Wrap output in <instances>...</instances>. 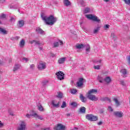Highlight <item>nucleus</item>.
Masks as SVG:
<instances>
[{
  "label": "nucleus",
  "mask_w": 130,
  "mask_h": 130,
  "mask_svg": "<svg viewBox=\"0 0 130 130\" xmlns=\"http://www.w3.org/2000/svg\"><path fill=\"white\" fill-rule=\"evenodd\" d=\"M127 61H128V64L130 66V55H129V56H128V58H127Z\"/></svg>",
  "instance_id": "8fccbe9b"
},
{
  "label": "nucleus",
  "mask_w": 130,
  "mask_h": 130,
  "mask_svg": "<svg viewBox=\"0 0 130 130\" xmlns=\"http://www.w3.org/2000/svg\"><path fill=\"white\" fill-rule=\"evenodd\" d=\"M70 92L71 94H76L78 92V90L76 89H71Z\"/></svg>",
  "instance_id": "7c9ffc66"
},
{
  "label": "nucleus",
  "mask_w": 130,
  "mask_h": 130,
  "mask_svg": "<svg viewBox=\"0 0 130 130\" xmlns=\"http://www.w3.org/2000/svg\"><path fill=\"white\" fill-rule=\"evenodd\" d=\"M30 44H35V45H40L41 43L39 41L32 40L30 42Z\"/></svg>",
  "instance_id": "a211bd4d"
},
{
  "label": "nucleus",
  "mask_w": 130,
  "mask_h": 130,
  "mask_svg": "<svg viewBox=\"0 0 130 130\" xmlns=\"http://www.w3.org/2000/svg\"><path fill=\"white\" fill-rule=\"evenodd\" d=\"M56 78L58 80L61 81L62 80H64V73L62 71H59L56 73Z\"/></svg>",
  "instance_id": "39448f33"
},
{
  "label": "nucleus",
  "mask_w": 130,
  "mask_h": 130,
  "mask_svg": "<svg viewBox=\"0 0 130 130\" xmlns=\"http://www.w3.org/2000/svg\"><path fill=\"white\" fill-rule=\"evenodd\" d=\"M85 79L83 78H80L78 79V81L77 82V87H82L84 85Z\"/></svg>",
  "instance_id": "1a4fd4ad"
},
{
  "label": "nucleus",
  "mask_w": 130,
  "mask_h": 130,
  "mask_svg": "<svg viewBox=\"0 0 130 130\" xmlns=\"http://www.w3.org/2000/svg\"><path fill=\"white\" fill-rule=\"evenodd\" d=\"M101 61H102L101 60H94V62L95 63L99 62L100 63H101Z\"/></svg>",
  "instance_id": "603ef678"
},
{
  "label": "nucleus",
  "mask_w": 130,
  "mask_h": 130,
  "mask_svg": "<svg viewBox=\"0 0 130 130\" xmlns=\"http://www.w3.org/2000/svg\"><path fill=\"white\" fill-rule=\"evenodd\" d=\"M19 45L20 47L21 48L24 47V45H25V40H24V39H22L20 43H19Z\"/></svg>",
  "instance_id": "bb28decb"
},
{
  "label": "nucleus",
  "mask_w": 130,
  "mask_h": 130,
  "mask_svg": "<svg viewBox=\"0 0 130 130\" xmlns=\"http://www.w3.org/2000/svg\"><path fill=\"white\" fill-rule=\"evenodd\" d=\"M14 39H15V40H18V39H20V37L16 36L14 38Z\"/></svg>",
  "instance_id": "4d7b16f0"
},
{
  "label": "nucleus",
  "mask_w": 130,
  "mask_h": 130,
  "mask_svg": "<svg viewBox=\"0 0 130 130\" xmlns=\"http://www.w3.org/2000/svg\"><path fill=\"white\" fill-rule=\"evenodd\" d=\"M79 99H80L81 101L83 103H86V102H87V98L84 96L82 94H80Z\"/></svg>",
  "instance_id": "ddd939ff"
},
{
  "label": "nucleus",
  "mask_w": 130,
  "mask_h": 130,
  "mask_svg": "<svg viewBox=\"0 0 130 130\" xmlns=\"http://www.w3.org/2000/svg\"><path fill=\"white\" fill-rule=\"evenodd\" d=\"M15 21H16V20L14 18H13V17H10V22H15Z\"/></svg>",
  "instance_id": "49530a36"
},
{
  "label": "nucleus",
  "mask_w": 130,
  "mask_h": 130,
  "mask_svg": "<svg viewBox=\"0 0 130 130\" xmlns=\"http://www.w3.org/2000/svg\"><path fill=\"white\" fill-rule=\"evenodd\" d=\"M51 104L54 108H59L60 102H57L56 101L53 100L51 102Z\"/></svg>",
  "instance_id": "9d476101"
},
{
  "label": "nucleus",
  "mask_w": 130,
  "mask_h": 130,
  "mask_svg": "<svg viewBox=\"0 0 130 130\" xmlns=\"http://www.w3.org/2000/svg\"><path fill=\"white\" fill-rule=\"evenodd\" d=\"M101 28V26H98L97 27L95 28L93 31V34H96L98 33V32H99V31H100Z\"/></svg>",
  "instance_id": "5701e85b"
},
{
  "label": "nucleus",
  "mask_w": 130,
  "mask_h": 130,
  "mask_svg": "<svg viewBox=\"0 0 130 130\" xmlns=\"http://www.w3.org/2000/svg\"><path fill=\"white\" fill-rule=\"evenodd\" d=\"M34 68H35V65L34 64H30V70H34Z\"/></svg>",
  "instance_id": "79ce46f5"
},
{
  "label": "nucleus",
  "mask_w": 130,
  "mask_h": 130,
  "mask_svg": "<svg viewBox=\"0 0 130 130\" xmlns=\"http://www.w3.org/2000/svg\"><path fill=\"white\" fill-rule=\"evenodd\" d=\"M21 123L18 127V130H26V123L24 121H20Z\"/></svg>",
  "instance_id": "6e6552de"
},
{
  "label": "nucleus",
  "mask_w": 130,
  "mask_h": 130,
  "mask_svg": "<svg viewBox=\"0 0 130 130\" xmlns=\"http://www.w3.org/2000/svg\"><path fill=\"white\" fill-rule=\"evenodd\" d=\"M104 2H106V3H108L109 2V0H104Z\"/></svg>",
  "instance_id": "69168bd1"
},
{
  "label": "nucleus",
  "mask_w": 130,
  "mask_h": 130,
  "mask_svg": "<svg viewBox=\"0 0 130 130\" xmlns=\"http://www.w3.org/2000/svg\"><path fill=\"white\" fill-rule=\"evenodd\" d=\"M126 5H130V0H123Z\"/></svg>",
  "instance_id": "ea45409f"
},
{
  "label": "nucleus",
  "mask_w": 130,
  "mask_h": 130,
  "mask_svg": "<svg viewBox=\"0 0 130 130\" xmlns=\"http://www.w3.org/2000/svg\"><path fill=\"white\" fill-rule=\"evenodd\" d=\"M59 44L60 45H63V42H62V41L59 40Z\"/></svg>",
  "instance_id": "6e6d98bb"
},
{
  "label": "nucleus",
  "mask_w": 130,
  "mask_h": 130,
  "mask_svg": "<svg viewBox=\"0 0 130 130\" xmlns=\"http://www.w3.org/2000/svg\"><path fill=\"white\" fill-rule=\"evenodd\" d=\"M25 24V22L24 20H21L18 21L17 26L18 28H22L24 24Z\"/></svg>",
  "instance_id": "4468645a"
},
{
  "label": "nucleus",
  "mask_w": 130,
  "mask_h": 130,
  "mask_svg": "<svg viewBox=\"0 0 130 130\" xmlns=\"http://www.w3.org/2000/svg\"><path fill=\"white\" fill-rule=\"evenodd\" d=\"M41 17L47 25H50V26H52L57 20L56 17H54L53 15H50L49 17H47L42 13Z\"/></svg>",
  "instance_id": "f257e3e1"
},
{
  "label": "nucleus",
  "mask_w": 130,
  "mask_h": 130,
  "mask_svg": "<svg viewBox=\"0 0 130 130\" xmlns=\"http://www.w3.org/2000/svg\"><path fill=\"white\" fill-rule=\"evenodd\" d=\"M37 106H38V110H39V111H44V109L43 108V107H42V105H41V104L39 103L37 104Z\"/></svg>",
  "instance_id": "aec40b11"
},
{
  "label": "nucleus",
  "mask_w": 130,
  "mask_h": 130,
  "mask_svg": "<svg viewBox=\"0 0 130 130\" xmlns=\"http://www.w3.org/2000/svg\"><path fill=\"white\" fill-rule=\"evenodd\" d=\"M59 45V43L58 42H55L53 43V47H58Z\"/></svg>",
  "instance_id": "473e14b6"
},
{
  "label": "nucleus",
  "mask_w": 130,
  "mask_h": 130,
  "mask_svg": "<svg viewBox=\"0 0 130 130\" xmlns=\"http://www.w3.org/2000/svg\"><path fill=\"white\" fill-rule=\"evenodd\" d=\"M39 49H40V50H42L43 48H42V47H39Z\"/></svg>",
  "instance_id": "338daca9"
},
{
  "label": "nucleus",
  "mask_w": 130,
  "mask_h": 130,
  "mask_svg": "<svg viewBox=\"0 0 130 130\" xmlns=\"http://www.w3.org/2000/svg\"><path fill=\"white\" fill-rule=\"evenodd\" d=\"M86 17L90 20H92V21H94V22H96L97 23H100V19H98V17L96 16H94L92 14H88L86 15Z\"/></svg>",
  "instance_id": "20e7f679"
},
{
  "label": "nucleus",
  "mask_w": 130,
  "mask_h": 130,
  "mask_svg": "<svg viewBox=\"0 0 130 130\" xmlns=\"http://www.w3.org/2000/svg\"><path fill=\"white\" fill-rule=\"evenodd\" d=\"M2 18V19H6V14H2L1 16H0V18Z\"/></svg>",
  "instance_id": "37998d69"
},
{
  "label": "nucleus",
  "mask_w": 130,
  "mask_h": 130,
  "mask_svg": "<svg viewBox=\"0 0 130 130\" xmlns=\"http://www.w3.org/2000/svg\"><path fill=\"white\" fill-rule=\"evenodd\" d=\"M48 84V80H44L42 82V86L43 87H45L46 85H47Z\"/></svg>",
  "instance_id": "72a5a7b5"
},
{
  "label": "nucleus",
  "mask_w": 130,
  "mask_h": 130,
  "mask_svg": "<svg viewBox=\"0 0 130 130\" xmlns=\"http://www.w3.org/2000/svg\"><path fill=\"white\" fill-rule=\"evenodd\" d=\"M31 114H26V116L27 117V118H30V117H31Z\"/></svg>",
  "instance_id": "5fc2aeb1"
},
{
  "label": "nucleus",
  "mask_w": 130,
  "mask_h": 130,
  "mask_svg": "<svg viewBox=\"0 0 130 130\" xmlns=\"http://www.w3.org/2000/svg\"><path fill=\"white\" fill-rule=\"evenodd\" d=\"M111 78L109 76H107L104 78V82L106 83V84H110L111 83Z\"/></svg>",
  "instance_id": "dca6fc26"
},
{
  "label": "nucleus",
  "mask_w": 130,
  "mask_h": 130,
  "mask_svg": "<svg viewBox=\"0 0 130 130\" xmlns=\"http://www.w3.org/2000/svg\"><path fill=\"white\" fill-rule=\"evenodd\" d=\"M41 130H50V128H42Z\"/></svg>",
  "instance_id": "052dcab7"
},
{
  "label": "nucleus",
  "mask_w": 130,
  "mask_h": 130,
  "mask_svg": "<svg viewBox=\"0 0 130 130\" xmlns=\"http://www.w3.org/2000/svg\"><path fill=\"white\" fill-rule=\"evenodd\" d=\"M66 57H62L58 59V63L61 64L63 63L64 61H66Z\"/></svg>",
  "instance_id": "393cba45"
},
{
  "label": "nucleus",
  "mask_w": 130,
  "mask_h": 130,
  "mask_svg": "<svg viewBox=\"0 0 130 130\" xmlns=\"http://www.w3.org/2000/svg\"><path fill=\"white\" fill-rule=\"evenodd\" d=\"M36 32H37L38 34H41V35H45V32L41 29L40 27H38L36 30Z\"/></svg>",
  "instance_id": "f8f14e48"
},
{
  "label": "nucleus",
  "mask_w": 130,
  "mask_h": 130,
  "mask_svg": "<svg viewBox=\"0 0 130 130\" xmlns=\"http://www.w3.org/2000/svg\"><path fill=\"white\" fill-rule=\"evenodd\" d=\"M71 105L72 106H73V107H77L78 106V104L77 103V102H74L71 104Z\"/></svg>",
  "instance_id": "e433bc0d"
},
{
  "label": "nucleus",
  "mask_w": 130,
  "mask_h": 130,
  "mask_svg": "<svg viewBox=\"0 0 130 130\" xmlns=\"http://www.w3.org/2000/svg\"><path fill=\"white\" fill-rule=\"evenodd\" d=\"M3 126H4V124L0 121V127H3Z\"/></svg>",
  "instance_id": "13d9d810"
},
{
  "label": "nucleus",
  "mask_w": 130,
  "mask_h": 130,
  "mask_svg": "<svg viewBox=\"0 0 130 130\" xmlns=\"http://www.w3.org/2000/svg\"><path fill=\"white\" fill-rule=\"evenodd\" d=\"M111 37H112L113 39H114V41H115V40H116V38H117L116 37V36H115V34H114V32L111 34Z\"/></svg>",
  "instance_id": "2f4dec72"
},
{
  "label": "nucleus",
  "mask_w": 130,
  "mask_h": 130,
  "mask_svg": "<svg viewBox=\"0 0 130 130\" xmlns=\"http://www.w3.org/2000/svg\"><path fill=\"white\" fill-rule=\"evenodd\" d=\"M105 28H106V29L109 28V24H106L105 26Z\"/></svg>",
  "instance_id": "680f3d73"
},
{
  "label": "nucleus",
  "mask_w": 130,
  "mask_h": 130,
  "mask_svg": "<svg viewBox=\"0 0 130 130\" xmlns=\"http://www.w3.org/2000/svg\"><path fill=\"white\" fill-rule=\"evenodd\" d=\"M94 69H95V70H100V66L98 65V66H94Z\"/></svg>",
  "instance_id": "c03bdc74"
},
{
  "label": "nucleus",
  "mask_w": 130,
  "mask_h": 130,
  "mask_svg": "<svg viewBox=\"0 0 130 130\" xmlns=\"http://www.w3.org/2000/svg\"><path fill=\"white\" fill-rule=\"evenodd\" d=\"M98 90L97 89H92L88 91L87 98L91 100V101H98V98L96 97V95H92L94 93H97Z\"/></svg>",
  "instance_id": "f03ea898"
},
{
  "label": "nucleus",
  "mask_w": 130,
  "mask_h": 130,
  "mask_svg": "<svg viewBox=\"0 0 130 130\" xmlns=\"http://www.w3.org/2000/svg\"><path fill=\"white\" fill-rule=\"evenodd\" d=\"M101 101L102 102H104V101H109V102H111V100L107 97H103L100 99Z\"/></svg>",
  "instance_id": "6ab92c4d"
},
{
  "label": "nucleus",
  "mask_w": 130,
  "mask_h": 130,
  "mask_svg": "<svg viewBox=\"0 0 130 130\" xmlns=\"http://www.w3.org/2000/svg\"><path fill=\"white\" fill-rule=\"evenodd\" d=\"M0 33L4 35H7V34H8V31L6 29L0 27Z\"/></svg>",
  "instance_id": "412c9836"
},
{
  "label": "nucleus",
  "mask_w": 130,
  "mask_h": 130,
  "mask_svg": "<svg viewBox=\"0 0 130 130\" xmlns=\"http://www.w3.org/2000/svg\"><path fill=\"white\" fill-rule=\"evenodd\" d=\"M102 123H103V122H102V121H100L98 123V125H101L102 124Z\"/></svg>",
  "instance_id": "bf43d9fd"
},
{
  "label": "nucleus",
  "mask_w": 130,
  "mask_h": 130,
  "mask_svg": "<svg viewBox=\"0 0 130 130\" xmlns=\"http://www.w3.org/2000/svg\"><path fill=\"white\" fill-rule=\"evenodd\" d=\"M21 66L19 64H16L13 68V72H16V71H18L19 69H20V67Z\"/></svg>",
  "instance_id": "b1692460"
},
{
  "label": "nucleus",
  "mask_w": 130,
  "mask_h": 130,
  "mask_svg": "<svg viewBox=\"0 0 130 130\" xmlns=\"http://www.w3.org/2000/svg\"><path fill=\"white\" fill-rule=\"evenodd\" d=\"M55 130H65L66 126L62 125V124H58L56 126L54 127Z\"/></svg>",
  "instance_id": "0eeeda50"
},
{
  "label": "nucleus",
  "mask_w": 130,
  "mask_h": 130,
  "mask_svg": "<svg viewBox=\"0 0 130 130\" xmlns=\"http://www.w3.org/2000/svg\"><path fill=\"white\" fill-rule=\"evenodd\" d=\"M57 97H58V98H60V99H61V98H62V93L59 92Z\"/></svg>",
  "instance_id": "58836bf2"
},
{
  "label": "nucleus",
  "mask_w": 130,
  "mask_h": 130,
  "mask_svg": "<svg viewBox=\"0 0 130 130\" xmlns=\"http://www.w3.org/2000/svg\"><path fill=\"white\" fill-rule=\"evenodd\" d=\"M30 113V115L31 116H34V117H37V116H38V115L36 113H35L34 111H31Z\"/></svg>",
  "instance_id": "c756f323"
},
{
  "label": "nucleus",
  "mask_w": 130,
  "mask_h": 130,
  "mask_svg": "<svg viewBox=\"0 0 130 130\" xmlns=\"http://www.w3.org/2000/svg\"><path fill=\"white\" fill-rule=\"evenodd\" d=\"M120 73L123 75V78H126V75L127 74V71H126V69H121L120 71Z\"/></svg>",
  "instance_id": "f3484780"
},
{
  "label": "nucleus",
  "mask_w": 130,
  "mask_h": 130,
  "mask_svg": "<svg viewBox=\"0 0 130 130\" xmlns=\"http://www.w3.org/2000/svg\"><path fill=\"white\" fill-rule=\"evenodd\" d=\"M90 12V8H86L85 9L84 11V14H88V13Z\"/></svg>",
  "instance_id": "f704fd0d"
},
{
  "label": "nucleus",
  "mask_w": 130,
  "mask_h": 130,
  "mask_svg": "<svg viewBox=\"0 0 130 130\" xmlns=\"http://www.w3.org/2000/svg\"><path fill=\"white\" fill-rule=\"evenodd\" d=\"M38 69L40 71L45 70V69H46V63L43 62H39V64L38 65Z\"/></svg>",
  "instance_id": "423d86ee"
},
{
  "label": "nucleus",
  "mask_w": 130,
  "mask_h": 130,
  "mask_svg": "<svg viewBox=\"0 0 130 130\" xmlns=\"http://www.w3.org/2000/svg\"><path fill=\"white\" fill-rule=\"evenodd\" d=\"M74 128H75V129H78V128H77L76 127H75Z\"/></svg>",
  "instance_id": "774afa93"
},
{
  "label": "nucleus",
  "mask_w": 130,
  "mask_h": 130,
  "mask_svg": "<svg viewBox=\"0 0 130 130\" xmlns=\"http://www.w3.org/2000/svg\"><path fill=\"white\" fill-rule=\"evenodd\" d=\"M76 49H81L82 48H84L86 47V45L83 44H78L75 46Z\"/></svg>",
  "instance_id": "2eb2a0df"
},
{
  "label": "nucleus",
  "mask_w": 130,
  "mask_h": 130,
  "mask_svg": "<svg viewBox=\"0 0 130 130\" xmlns=\"http://www.w3.org/2000/svg\"><path fill=\"white\" fill-rule=\"evenodd\" d=\"M85 47H86V48L85 49L86 51L87 52H89V51H90V45H85Z\"/></svg>",
  "instance_id": "c9c22d12"
},
{
  "label": "nucleus",
  "mask_w": 130,
  "mask_h": 130,
  "mask_svg": "<svg viewBox=\"0 0 130 130\" xmlns=\"http://www.w3.org/2000/svg\"><path fill=\"white\" fill-rule=\"evenodd\" d=\"M108 109H109V111H111V112L113 111V109H112V108L110 106L108 107Z\"/></svg>",
  "instance_id": "de8ad7c7"
},
{
  "label": "nucleus",
  "mask_w": 130,
  "mask_h": 130,
  "mask_svg": "<svg viewBox=\"0 0 130 130\" xmlns=\"http://www.w3.org/2000/svg\"><path fill=\"white\" fill-rule=\"evenodd\" d=\"M86 119L89 120L90 121H96L98 120V117L94 116L93 114H88L85 116Z\"/></svg>",
  "instance_id": "7ed1b4c3"
},
{
  "label": "nucleus",
  "mask_w": 130,
  "mask_h": 130,
  "mask_svg": "<svg viewBox=\"0 0 130 130\" xmlns=\"http://www.w3.org/2000/svg\"><path fill=\"white\" fill-rule=\"evenodd\" d=\"M120 84L122 85V86H125V83H124V81L121 80L120 81Z\"/></svg>",
  "instance_id": "a18cd8bd"
},
{
  "label": "nucleus",
  "mask_w": 130,
  "mask_h": 130,
  "mask_svg": "<svg viewBox=\"0 0 130 130\" xmlns=\"http://www.w3.org/2000/svg\"><path fill=\"white\" fill-rule=\"evenodd\" d=\"M36 117H38L39 118V119H40L41 120H43V118H42L41 116H39L38 115V116Z\"/></svg>",
  "instance_id": "3c124183"
},
{
  "label": "nucleus",
  "mask_w": 130,
  "mask_h": 130,
  "mask_svg": "<svg viewBox=\"0 0 130 130\" xmlns=\"http://www.w3.org/2000/svg\"><path fill=\"white\" fill-rule=\"evenodd\" d=\"M79 2H80V4L82 5V6H83V5L85 4V2H84L83 0H80Z\"/></svg>",
  "instance_id": "09e8293b"
},
{
  "label": "nucleus",
  "mask_w": 130,
  "mask_h": 130,
  "mask_svg": "<svg viewBox=\"0 0 130 130\" xmlns=\"http://www.w3.org/2000/svg\"><path fill=\"white\" fill-rule=\"evenodd\" d=\"M114 115L116 117H122L123 116V113L122 112L115 111L114 112Z\"/></svg>",
  "instance_id": "9b49d317"
},
{
  "label": "nucleus",
  "mask_w": 130,
  "mask_h": 130,
  "mask_svg": "<svg viewBox=\"0 0 130 130\" xmlns=\"http://www.w3.org/2000/svg\"><path fill=\"white\" fill-rule=\"evenodd\" d=\"M67 116H71V113H68L66 114Z\"/></svg>",
  "instance_id": "0e129e2a"
},
{
  "label": "nucleus",
  "mask_w": 130,
  "mask_h": 130,
  "mask_svg": "<svg viewBox=\"0 0 130 130\" xmlns=\"http://www.w3.org/2000/svg\"><path fill=\"white\" fill-rule=\"evenodd\" d=\"M97 80L101 83H102L103 82H104V78L100 76H98Z\"/></svg>",
  "instance_id": "4be33fe9"
},
{
  "label": "nucleus",
  "mask_w": 130,
  "mask_h": 130,
  "mask_svg": "<svg viewBox=\"0 0 130 130\" xmlns=\"http://www.w3.org/2000/svg\"><path fill=\"white\" fill-rule=\"evenodd\" d=\"M65 107H67V103H66V102H63L61 108H65Z\"/></svg>",
  "instance_id": "4c0bfd02"
},
{
  "label": "nucleus",
  "mask_w": 130,
  "mask_h": 130,
  "mask_svg": "<svg viewBox=\"0 0 130 130\" xmlns=\"http://www.w3.org/2000/svg\"><path fill=\"white\" fill-rule=\"evenodd\" d=\"M5 2H6V1L5 0H0V3H5Z\"/></svg>",
  "instance_id": "e2e57ef3"
},
{
  "label": "nucleus",
  "mask_w": 130,
  "mask_h": 130,
  "mask_svg": "<svg viewBox=\"0 0 130 130\" xmlns=\"http://www.w3.org/2000/svg\"><path fill=\"white\" fill-rule=\"evenodd\" d=\"M113 101L115 103L116 106L118 107L120 105V103H119L118 100H117L116 98H114Z\"/></svg>",
  "instance_id": "a878e982"
},
{
  "label": "nucleus",
  "mask_w": 130,
  "mask_h": 130,
  "mask_svg": "<svg viewBox=\"0 0 130 130\" xmlns=\"http://www.w3.org/2000/svg\"><path fill=\"white\" fill-rule=\"evenodd\" d=\"M22 60H25V62H27V61H28V60H29V59L27 58H25V57H23L22 58Z\"/></svg>",
  "instance_id": "864d4df0"
},
{
  "label": "nucleus",
  "mask_w": 130,
  "mask_h": 130,
  "mask_svg": "<svg viewBox=\"0 0 130 130\" xmlns=\"http://www.w3.org/2000/svg\"><path fill=\"white\" fill-rule=\"evenodd\" d=\"M8 113H9L10 115H12V116H14V115H15L14 114V113L12 112V111H11L10 110H8Z\"/></svg>",
  "instance_id": "a19ab883"
},
{
  "label": "nucleus",
  "mask_w": 130,
  "mask_h": 130,
  "mask_svg": "<svg viewBox=\"0 0 130 130\" xmlns=\"http://www.w3.org/2000/svg\"><path fill=\"white\" fill-rule=\"evenodd\" d=\"M80 112L81 113H85V112H86V108H85V107H82L80 108Z\"/></svg>",
  "instance_id": "c85d7f7f"
},
{
  "label": "nucleus",
  "mask_w": 130,
  "mask_h": 130,
  "mask_svg": "<svg viewBox=\"0 0 130 130\" xmlns=\"http://www.w3.org/2000/svg\"><path fill=\"white\" fill-rule=\"evenodd\" d=\"M64 5L66 6V7H69V6H71V2L69 0H64L63 1Z\"/></svg>",
  "instance_id": "cd10ccee"
}]
</instances>
